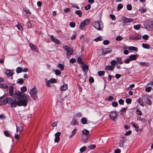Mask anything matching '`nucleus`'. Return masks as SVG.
<instances>
[{
    "mask_svg": "<svg viewBox=\"0 0 153 153\" xmlns=\"http://www.w3.org/2000/svg\"><path fill=\"white\" fill-rule=\"evenodd\" d=\"M109 43V41L108 40H105L103 42V44L105 45H107Z\"/></svg>",
    "mask_w": 153,
    "mask_h": 153,
    "instance_id": "4d7b16f0",
    "label": "nucleus"
},
{
    "mask_svg": "<svg viewBox=\"0 0 153 153\" xmlns=\"http://www.w3.org/2000/svg\"><path fill=\"white\" fill-rule=\"evenodd\" d=\"M27 89V88L25 86H23L21 88V91L23 93L26 91Z\"/></svg>",
    "mask_w": 153,
    "mask_h": 153,
    "instance_id": "79ce46f5",
    "label": "nucleus"
},
{
    "mask_svg": "<svg viewBox=\"0 0 153 153\" xmlns=\"http://www.w3.org/2000/svg\"><path fill=\"white\" fill-rule=\"evenodd\" d=\"M118 103L116 102H112V105L113 107H117L118 105Z\"/></svg>",
    "mask_w": 153,
    "mask_h": 153,
    "instance_id": "338daca9",
    "label": "nucleus"
},
{
    "mask_svg": "<svg viewBox=\"0 0 153 153\" xmlns=\"http://www.w3.org/2000/svg\"><path fill=\"white\" fill-rule=\"evenodd\" d=\"M131 61L129 57L128 58L126 59L125 60V62L126 64L129 63Z\"/></svg>",
    "mask_w": 153,
    "mask_h": 153,
    "instance_id": "69168bd1",
    "label": "nucleus"
},
{
    "mask_svg": "<svg viewBox=\"0 0 153 153\" xmlns=\"http://www.w3.org/2000/svg\"><path fill=\"white\" fill-rule=\"evenodd\" d=\"M111 65L114 66V67L115 64H116V65H117V62L115 60H113L111 61Z\"/></svg>",
    "mask_w": 153,
    "mask_h": 153,
    "instance_id": "e433bc0d",
    "label": "nucleus"
},
{
    "mask_svg": "<svg viewBox=\"0 0 153 153\" xmlns=\"http://www.w3.org/2000/svg\"><path fill=\"white\" fill-rule=\"evenodd\" d=\"M91 5L89 4H88L85 7V10H88L91 8Z\"/></svg>",
    "mask_w": 153,
    "mask_h": 153,
    "instance_id": "3c124183",
    "label": "nucleus"
},
{
    "mask_svg": "<svg viewBox=\"0 0 153 153\" xmlns=\"http://www.w3.org/2000/svg\"><path fill=\"white\" fill-rule=\"evenodd\" d=\"M76 62V60L75 58H72L70 60V62L72 63H74Z\"/></svg>",
    "mask_w": 153,
    "mask_h": 153,
    "instance_id": "bf43d9fd",
    "label": "nucleus"
},
{
    "mask_svg": "<svg viewBox=\"0 0 153 153\" xmlns=\"http://www.w3.org/2000/svg\"><path fill=\"white\" fill-rule=\"evenodd\" d=\"M8 99L9 100V104H10L12 107H15L17 105L26 106L27 105V102H23L21 101L17 100L15 97H9Z\"/></svg>",
    "mask_w": 153,
    "mask_h": 153,
    "instance_id": "f257e3e1",
    "label": "nucleus"
},
{
    "mask_svg": "<svg viewBox=\"0 0 153 153\" xmlns=\"http://www.w3.org/2000/svg\"><path fill=\"white\" fill-rule=\"evenodd\" d=\"M64 49L67 51V56H70L72 54L73 52V50L72 49L69 47L67 46H65L63 47Z\"/></svg>",
    "mask_w": 153,
    "mask_h": 153,
    "instance_id": "423d86ee",
    "label": "nucleus"
},
{
    "mask_svg": "<svg viewBox=\"0 0 153 153\" xmlns=\"http://www.w3.org/2000/svg\"><path fill=\"white\" fill-rule=\"evenodd\" d=\"M77 130V128H75L73 130V131H72L71 134V135L70 136V137L71 138L72 137L74 136L76 133V131Z\"/></svg>",
    "mask_w": 153,
    "mask_h": 153,
    "instance_id": "58836bf2",
    "label": "nucleus"
},
{
    "mask_svg": "<svg viewBox=\"0 0 153 153\" xmlns=\"http://www.w3.org/2000/svg\"><path fill=\"white\" fill-rule=\"evenodd\" d=\"M94 78L92 77H90L89 79V82L90 83H92L94 82Z\"/></svg>",
    "mask_w": 153,
    "mask_h": 153,
    "instance_id": "0e129e2a",
    "label": "nucleus"
},
{
    "mask_svg": "<svg viewBox=\"0 0 153 153\" xmlns=\"http://www.w3.org/2000/svg\"><path fill=\"white\" fill-rule=\"evenodd\" d=\"M86 148H87L86 146H84L80 149V151L81 152H83L85 150Z\"/></svg>",
    "mask_w": 153,
    "mask_h": 153,
    "instance_id": "a18cd8bd",
    "label": "nucleus"
},
{
    "mask_svg": "<svg viewBox=\"0 0 153 153\" xmlns=\"http://www.w3.org/2000/svg\"><path fill=\"white\" fill-rule=\"evenodd\" d=\"M105 73V71H99L98 72V74L99 76H101L104 74Z\"/></svg>",
    "mask_w": 153,
    "mask_h": 153,
    "instance_id": "f704fd0d",
    "label": "nucleus"
},
{
    "mask_svg": "<svg viewBox=\"0 0 153 153\" xmlns=\"http://www.w3.org/2000/svg\"><path fill=\"white\" fill-rule=\"evenodd\" d=\"M18 82L19 83L22 84L24 82V80L23 78H21L18 79Z\"/></svg>",
    "mask_w": 153,
    "mask_h": 153,
    "instance_id": "13d9d810",
    "label": "nucleus"
},
{
    "mask_svg": "<svg viewBox=\"0 0 153 153\" xmlns=\"http://www.w3.org/2000/svg\"><path fill=\"white\" fill-rule=\"evenodd\" d=\"M8 85L5 84H0V88H8Z\"/></svg>",
    "mask_w": 153,
    "mask_h": 153,
    "instance_id": "a878e982",
    "label": "nucleus"
},
{
    "mask_svg": "<svg viewBox=\"0 0 153 153\" xmlns=\"http://www.w3.org/2000/svg\"><path fill=\"white\" fill-rule=\"evenodd\" d=\"M16 126V131H20V133L21 131L23 130V128L22 126L18 127L17 126Z\"/></svg>",
    "mask_w": 153,
    "mask_h": 153,
    "instance_id": "4c0bfd02",
    "label": "nucleus"
},
{
    "mask_svg": "<svg viewBox=\"0 0 153 153\" xmlns=\"http://www.w3.org/2000/svg\"><path fill=\"white\" fill-rule=\"evenodd\" d=\"M120 105H123L124 103V100L122 99H120L118 101Z\"/></svg>",
    "mask_w": 153,
    "mask_h": 153,
    "instance_id": "680f3d73",
    "label": "nucleus"
},
{
    "mask_svg": "<svg viewBox=\"0 0 153 153\" xmlns=\"http://www.w3.org/2000/svg\"><path fill=\"white\" fill-rule=\"evenodd\" d=\"M70 25L72 27H74L75 26V23L74 22H71L70 23Z\"/></svg>",
    "mask_w": 153,
    "mask_h": 153,
    "instance_id": "8fccbe9b",
    "label": "nucleus"
},
{
    "mask_svg": "<svg viewBox=\"0 0 153 153\" xmlns=\"http://www.w3.org/2000/svg\"><path fill=\"white\" fill-rule=\"evenodd\" d=\"M8 98H9V97H7L6 99L1 101L0 103V104L1 105H4L7 103L9 104V100L8 99Z\"/></svg>",
    "mask_w": 153,
    "mask_h": 153,
    "instance_id": "6ab92c4d",
    "label": "nucleus"
},
{
    "mask_svg": "<svg viewBox=\"0 0 153 153\" xmlns=\"http://www.w3.org/2000/svg\"><path fill=\"white\" fill-rule=\"evenodd\" d=\"M55 74L57 75H59L61 74V72L59 70H56L55 71Z\"/></svg>",
    "mask_w": 153,
    "mask_h": 153,
    "instance_id": "c03bdc74",
    "label": "nucleus"
},
{
    "mask_svg": "<svg viewBox=\"0 0 153 153\" xmlns=\"http://www.w3.org/2000/svg\"><path fill=\"white\" fill-rule=\"evenodd\" d=\"M88 67L87 65H85L82 67L83 71H84L85 74H86L88 70Z\"/></svg>",
    "mask_w": 153,
    "mask_h": 153,
    "instance_id": "412c9836",
    "label": "nucleus"
},
{
    "mask_svg": "<svg viewBox=\"0 0 153 153\" xmlns=\"http://www.w3.org/2000/svg\"><path fill=\"white\" fill-rule=\"evenodd\" d=\"M65 66V65L64 64H59L57 65V67L60 68V70L61 71H63L64 70V67Z\"/></svg>",
    "mask_w": 153,
    "mask_h": 153,
    "instance_id": "4be33fe9",
    "label": "nucleus"
},
{
    "mask_svg": "<svg viewBox=\"0 0 153 153\" xmlns=\"http://www.w3.org/2000/svg\"><path fill=\"white\" fill-rule=\"evenodd\" d=\"M128 49L131 51H137L138 50V49L136 47L133 46L129 47L128 48Z\"/></svg>",
    "mask_w": 153,
    "mask_h": 153,
    "instance_id": "b1692460",
    "label": "nucleus"
},
{
    "mask_svg": "<svg viewBox=\"0 0 153 153\" xmlns=\"http://www.w3.org/2000/svg\"><path fill=\"white\" fill-rule=\"evenodd\" d=\"M132 21V19H131L125 18L123 19V22L124 23L126 24L131 22Z\"/></svg>",
    "mask_w": 153,
    "mask_h": 153,
    "instance_id": "4468645a",
    "label": "nucleus"
},
{
    "mask_svg": "<svg viewBox=\"0 0 153 153\" xmlns=\"http://www.w3.org/2000/svg\"><path fill=\"white\" fill-rule=\"evenodd\" d=\"M127 9L129 10H132V6L131 4H128L127 6Z\"/></svg>",
    "mask_w": 153,
    "mask_h": 153,
    "instance_id": "864d4df0",
    "label": "nucleus"
},
{
    "mask_svg": "<svg viewBox=\"0 0 153 153\" xmlns=\"http://www.w3.org/2000/svg\"><path fill=\"white\" fill-rule=\"evenodd\" d=\"M136 112L137 114L140 116H141L142 115V113L141 111L138 109H137Z\"/></svg>",
    "mask_w": 153,
    "mask_h": 153,
    "instance_id": "052dcab7",
    "label": "nucleus"
},
{
    "mask_svg": "<svg viewBox=\"0 0 153 153\" xmlns=\"http://www.w3.org/2000/svg\"><path fill=\"white\" fill-rule=\"evenodd\" d=\"M16 26L19 30H22V27L21 25L18 24V25H16Z\"/></svg>",
    "mask_w": 153,
    "mask_h": 153,
    "instance_id": "e2e57ef3",
    "label": "nucleus"
},
{
    "mask_svg": "<svg viewBox=\"0 0 153 153\" xmlns=\"http://www.w3.org/2000/svg\"><path fill=\"white\" fill-rule=\"evenodd\" d=\"M126 102L128 104H131V100L130 98H127L126 100Z\"/></svg>",
    "mask_w": 153,
    "mask_h": 153,
    "instance_id": "37998d69",
    "label": "nucleus"
},
{
    "mask_svg": "<svg viewBox=\"0 0 153 153\" xmlns=\"http://www.w3.org/2000/svg\"><path fill=\"white\" fill-rule=\"evenodd\" d=\"M71 124L72 125H78V122L77 120L75 118H73L71 122Z\"/></svg>",
    "mask_w": 153,
    "mask_h": 153,
    "instance_id": "f3484780",
    "label": "nucleus"
},
{
    "mask_svg": "<svg viewBox=\"0 0 153 153\" xmlns=\"http://www.w3.org/2000/svg\"><path fill=\"white\" fill-rule=\"evenodd\" d=\"M123 6L122 4H118L117 9L118 10H120L123 7Z\"/></svg>",
    "mask_w": 153,
    "mask_h": 153,
    "instance_id": "a19ab883",
    "label": "nucleus"
},
{
    "mask_svg": "<svg viewBox=\"0 0 153 153\" xmlns=\"http://www.w3.org/2000/svg\"><path fill=\"white\" fill-rule=\"evenodd\" d=\"M90 22V19H86L83 22L86 25H88Z\"/></svg>",
    "mask_w": 153,
    "mask_h": 153,
    "instance_id": "603ef678",
    "label": "nucleus"
},
{
    "mask_svg": "<svg viewBox=\"0 0 153 153\" xmlns=\"http://www.w3.org/2000/svg\"><path fill=\"white\" fill-rule=\"evenodd\" d=\"M134 86H135V85L134 84L130 85H129L128 87L126 88V89L127 90H130V88H132L134 87Z\"/></svg>",
    "mask_w": 153,
    "mask_h": 153,
    "instance_id": "de8ad7c7",
    "label": "nucleus"
},
{
    "mask_svg": "<svg viewBox=\"0 0 153 153\" xmlns=\"http://www.w3.org/2000/svg\"><path fill=\"white\" fill-rule=\"evenodd\" d=\"M22 69L21 67H18L16 69V72L17 74H19L22 72Z\"/></svg>",
    "mask_w": 153,
    "mask_h": 153,
    "instance_id": "7c9ffc66",
    "label": "nucleus"
},
{
    "mask_svg": "<svg viewBox=\"0 0 153 153\" xmlns=\"http://www.w3.org/2000/svg\"><path fill=\"white\" fill-rule=\"evenodd\" d=\"M96 147L95 145L93 144L88 146V148H89V150L92 149H94Z\"/></svg>",
    "mask_w": 153,
    "mask_h": 153,
    "instance_id": "49530a36",
    "label": "nucleus"
},
{
    "mask_svg": "<svg viewBox=\"0 0 153 153\" xmlns=\"http://www.w3.org/2000/svg\"><path fill=\"white\" fill-rule=\"evenodd\" d=\"M6 74L7 77L12 76L13 75V73L10 70H7L6 71Z\"/></svg>",
    "mask_w": 153,
    "mask_h": 153,
    "instance_id": "f8f14e48",
    "label": "nucleus"
},
{
    "mask_svg": "<svg viewBox=\"0 0 153 153\" xmlns=\"http://www.w3.org/2000/svg\"><path fill=\"white\" fill-rule=\"evenodd\" d=\"M94 27L97 30H101L103 28L102 25L99 22H96L93 23Z\"/></svg>",
    "mask_w": 153,
    "mask_h": 153,
    "instance_id": "39448f33",
    "label": "nucleus"
},
{
    "mask_svg": "<svg viewBox=\"0 0 153 153\" xmlns=\"http://www.w3.org/2000/svg\"><path fill=\"white\" fill-rule=\"evenodd\" d=\"M116 60L119 64L121 65L123 64V62L121 61V58L120 57L117 58Z\"/></svg>",
    "mask_w": 153,
    "mask_h": 153,
    "instance_id": "473e14b6",
    "label": "nucleus"
},
{
    "mask_svg": "<svg viewBox=\"0 0 153 153\" xmlns=\"http://www.w3.org/2000/svg\"><path fill=\"white\" fill-rule=\"evenodd\" d=\"M68 88V85L67 84L64 83L63 85L61 86L60 90L61 91H63L66 90Z\"/></svg>",
    "mask_w": 153,
    "mask_h": 153,
    "instance_id": "ddd939ff",
    "label": "nucleus"
},
{
    "mask_svg": "<svg viewBox=\"0 0 153 153\" xmlns=\"http://www.w3.org/2000/svg\"><path fill=\"white\" fill-rule=\"evenodd\" d=\"M29 46L30 47L31 49L34 51L36 52L37 51L36 48H37L36 46L33 44L32 43H30Z\"/></svg>",
    "mask_w": 153,
    "mask_h": 153,
    "instance_id": "2eb2a0df",
    "label": "nucleus"
},
{
    "mask_svg": "<svg viewBox=\"0 0 153 153\" xmlns=\"http://www.w3.org/2000/svg\"><path fill=\"white\" fill-rule=\"evenodd\" d=\"M61 133L60 132H58L55 134V137L54 139V141L55 143H58L60 137L59 136L61 135Z\"/></svg>",
    "mask_w": 153,
    "mask_h": 153,
    "instance_id": "0eeeda50",
    "label": "nucleus"
},
{
    "mask_svg": "<svg viewBox=\"0 0 153 153\" xmlns=\"http://www.w3.org/2000/svg\"><path fill=\"white\" fill-rule=\"evenodd\" d=\"M152 88L151 87H147L145 88V91L147 92H149L151 90Z\"/></svg>",
    "mask_w": 153,
    "mask_h": 153,
    "instance_id": "5fc2aeb1",
    "label": "nucleus"
},
{
    "mask_svg": "<svg viewBox=\"0 0 153 153\" xmlns=\"http://www.w3.org/2000/svg\"><path fill=\"white\" fill-rule=\"evenodd\" d=\"M141 38V36L140 35H135L134 36H131L130 37V39L131 40H137L140 39Z\"/></svg>",
    "mask_w": 153,
    "mask_h": 153,
    "instance_id": "1a4fd4ad",
    "label": "nucleus"
},
{
    "mask_svg": "<svg viewBox=\"0 0 153 153\" xmlns=\"http://www.w3.org/2000/svg\"><path fill=\"white\" fill-rule=\"evenodd\" d=\"M4 134L6 137H9V133L7 131H4Z\"/></svg>",
    "mask_w": 153,
    "mask_h": 153,
    "instance_id": "774afa93",
    "label": "nucleus"
},
{
    "mask_svg": "<svg viewBox=\"0 0 153 153\" xmlns=\"http://www.w3.org/2000/svg\"><path fill=\"white\" fill-rule=\"evenodd\" d=\"M131 124L132 125V126H133L135 128L137 131H138L139 127L137 126H136L134 123H131Z\"/></svg>",
    "mask_w": 153,
    "mask_h": 153,
    "instance_id": "09e8293b",
    "label": "nucleus"
},
{
    "mask_svg": "<svg viewBox=\"0 0 153 153\" xmlns=\"http://www.w3.org/2000/svg\"><path fill=\"white\" fill-rule=\"evenodd\" d=\"M111 119L114 121H116L117 120V114L115 111H111L109 115Z\"/></svg>",
    "mask_w": 153,
    "mask_h": 153,
    "instance_id": "20e7f679",
    "label": "nucleus"
},
{
    "mask_svg": "<svg viewBox=\"0 0 153 153\" xmlns=\"http://www.w3.org/2000/svg\"><path fill=\"white\" fill-rule=\"evenodd\" d=\"M103 40V38H102L101 36H100L95 39L94 40V41H95L96 42H98L99 41H102Z\"/></svg>",
    "mask_w": 153,
    "mask_h": 153,
    "instance_id": "c85d7f7f",
    "label": "nucleus"
},
{
    "mask_svg": "<svg viewBox=\"0 0 153 153\" xmlns=\"http://www.w3.org/2000/svg\"><path fill=\"white\" fill-rule=\"evenodd\" d=\"M82 133L83 134L87 135L89 134V131L86 129H85L82 130Z\"/></svg>",
    "mask_w": 153,
    "mask_h": 153,
    "instance_id": "393cba45",
    "label": "nucleus"
},
{
    "mask_svg": "<svg viewBox=\"0 0 153 153\" xmlns=\"http://www.w3.org/2000/svg\"><path fill=\"white\" fill-rule=\"evenodd\" d=\"M142 46L143 48L146 49H149L150 48V46L146 44H143Z\"/></svg>",
    "mask_w": 153,
    "mask_h": 153,
    "instance_id": "c9c22d12",
    "label": "nucleus"
},
{
    "mask_svg": "<svg viewBox=\"0 0 153 153\" xmlns=\"http://www.w3.org/2000/svg\"><path fill=\"white\" fill-rule=\"evenodd\" d=\"M111 51V50L110 48L103 49L102 50V54L105 55L107 53H108Z\"/></svg>",
    "mask_w": 153,
    "mask_h": 153,
    "instance_id": "9d476101",
    "label": "nucleus"
},
{
    "mask_svg": "<svg viewBox=\"0 0 153 153\" xmlns=\"http://www.w3.org/2000/svg\"><path fill=\"white\" fill-rule=\"evenodd\" d=\"M120 142L119 143V146L120 147H123L125 142V139L123 138V140H120Z\"/></svg>",
    "mask_w": 153,
    "mask_h": 153,
    "instance_id": "5701e85b",
    "label": "nucleus"
},
{
    "mask_svg": "<svg viewBox=\"0 0 153 153\" xmlns=\"http://www.w3.org/2000/svg\"><path fill=\"white\" fill-rule=\"evenodd\" d=\"M37 89L34 87L32 88L30 91V94L31 96L34 100L36 99L37 98Z\"/></svg>",
    "mask_w": 153,
    "mask_h": 153,
    "instance_id": "7ed1b4c3",
    "label": "nucleus"
},
{
    "mask_svg": "<svg viewBox=\"0 0 153 153\" xmlns=\"http://www.w3.org/2000/svg\"><path fill=\"white\" fill-rule=\"evenodd\" d=\"M81 122L82 124H85L87 123V121L85 118H82L81 119Z\"/></svg>",
    "mask_w": 153,
    "mask_h": 153,
    "instance_id": "2f4dec72",
    "label": "nucleus"
},
{
    "mask_svg": "<svg viewBox=\"0 0 153 153\" xmlns=\"http://www.w3.org/2000/svg\"><path fill=\"white\" fill-rule=\"evenodd\" d=\"M114 68V66H112L111 65H108L106 66L105 67L106 69L108 71H113V70Z\"/></svg>",
    "mask_w": 153,
    "mask_h": 153,
    "instance_id": "aec40b11",
    "label": "nucleus"
},
{
    "mask_svg": "<svg viewBox=\"0 0 153 153\" xmlns=\"http://www.w3.org/2000/svg\"><path fill=\"white\" fill-rule=\"evenodd\" d=\"M144 100L145 103L147 105H152V102L149 99L146 97H144Z\"/></svg>",
    "mask_w": 153,
    "mask_h": 153,
    "instance_id": "dca6fc26",
    "label": "nucleus"
},
{
    "mask_svg": "<svg viewBox=\"0 0 153 153\" xmlns=\"http://www.w3.org/2000/svg\"><path fill=\"white\" fill-rule=\"evenodd\" d=\"M77 62L79 64H82L83 63L82 59L80 57H78L77 59Z\"/></svg>",
    "mask_w": 153,
    "mask_h": 153,
    "instance_id": "72a5a7b5",
    "label": "nucleus"
},
{
    "mask_svg": "<svg viewBox=\"0 0 153 153\" xmlns=\"http://www.w3.org/2000/svg\"><path fill=\"white\" fill-rule=\"evenodd\" d=\"M75 13L78 15L79 17H81L82 16V12L80 10H77L75 12Z\"/></svg>",
    "mask_w": 153,
    "mask_h": 153,
    "instance_id": "c756f323",
    "label": "nucleus"
},
{
    "mask_svg": "<svg viewBox=\"0 0 153 153\" xmlns=\"http://www.w3.org/2000/svg\"><path fill=\"white\" fill-rule=\"evenodd\" d=\"M50 38L52 41L54 43L57 44H60L61 42L60 41L58 40L57 39L54 38L53 36L52 35L51 36Z\"/></svg>",
    "mask_w": 153,
    "mask_h": 153,
    "instance_id": "6e6552de",
    "label": "nucleus"
},
{
    "mask_svg": "<svg viewBox=\"0 0 153 153\" xmlns=\"http://www.w3.org/2000/svg\"><path fill=\"white\" fill-rule=\"evenodd\" d=\"M15 95H16L17 96V97L16 96L15 97H16L20 101H21L23 102H26L27 103L28 101L30 100V98L25 95V94H22L20 92H16L14 93V96Z\"/></svg>",
    "mask_w": 153,
    "mask_h": 153,
    "instance_id": "f03ea898",
    "label": "nucleus"
},
{
    "mask_svg": "<svg viewBox=\"0 0 153 153\" xmlns=\"http://www.w3.org/2000/svg\"><path fill=\"white\" fill-rule=\"evenodd\" d=\"M141 25L140 24L135 25L134 26V28L136 30H139L140 27Z\"/></svg>",
    "mask_w": 153,
    "mask_h": 153,
    "instance_id": "ea45409f",
    "label": "nucleus"
},
{
    "mask_svg": "<svg viewBox=\"0 0 153 153\" xmlns=\"http://www.w3.org/2000/svg\"><path fill=\"white\" fill-rule=\"evenodd\" d=\"M140 65H142L144 66H148L149 65V64L148 62H140Z\"/></svg>",
    "mask_w": 153,
    "mask_h": 153,
    "instance_id": "bb28decb",
    "label": "nucleus"
},
{
    "mask_svg": "<svg viewBox=\"0 0 153 153\" xmlns=\"http://www.w3.org/2000/svg\"><path fill=\"white\" fill-rule=\"evenodd\" d=\"M137 56L136 55L132 54L129 57V59L131 60H134L137 59Z\"/></svg>",
    "mask_w": 153,
    "mask_h": 153,
    "instance_id": "a211bd4d",
    "label": "nucleus"
},
{
    "mask_svg": "<svg viewBox=\"0 0 153 153\" xmlns=\"http://www.w3.org/2000/svg\"><path fill=\"white\" fill-rule=\"evenodd\" d=\"M26 25L27 26V28H30L31 27L32 25L29 21H28L26 23Z\"/></svg>",
    "mask_w": 153,
    "mask_h": 153,
    "instance_id": "6e6d98bb",
    "label": "nucleus"
},
{
    "mask_svg": "<svg viewBox=\"0 0 153 153\" xmlns=\"http://www.w3.org/2000/svg\"><path fill=\"white\" fill-rule=\"evenodd\" d=\"M14 90V87L13 86H10L9 88V95L10 96L13 97L14 96L13 94V90Z\"/></svg>",
    "mask_w": 153,
    "mask_h": 153,
    "instance_id": "9b49d317",
    "label": "nucleus"
},
{
    "mask_svg": "<svg viewBox=\"0 0 153 153\" xmlns=\"http://www.w3.org/2000/svg\"><path fill=\"white\" fill-rule=\"evenodd\" d=\"M86 25L83 22L81 23L79 28L82 30H83Z\"/></svg>",
    "mask_w": 153,
    "mask_h": 153,
    "instance_id": "cd10ccee",
    "label": "nucleus"
}]
</instances>
